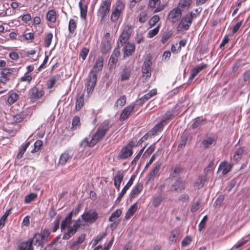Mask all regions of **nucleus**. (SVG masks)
I'll use <instances>...</instances> for the list:
<instances>
[{"label": "nucleus", "mask_w": 250, "mask_h": 250, "mask_svg": "<svg viewBox=\"0 0 250 250\" xmlns=\"http://www.w3.org/2000/svg\"><path fill=\"white\" fill-rule=\"evenodd\" d=\"M110 126L109 120H106L103 122L99 126L93 137L92 138L89 143V146H93L102 139L108 131Z\"/></svg>", "instance_id": "f257e3e1"}, {"label": "nucleus", "mask_w": 250, "mask_h": 250, "mask_svg": "<svg viewBox=\"0 0 250 250\" xmlns=\"http://www.w3.org/2000/svg\"><path fill=\"white\" fill-rule=\"evenodd\" d=\"M50 232L48 229H45L42 230L41 233H36L32 238L29 240L33 244L38 246L43 247L44 244L48 241Z\"/></svg>", "instance_id": "f03ea898"}, {"label": "nucleus", "mask_w": 250, "mask_h": 250, "mask_svg": "<svg viewBox=\"0 0 250 250\" xmlns=\"http://www.w3.org/2000/svg\"><path fill=\"white\" fill-rule=\"evenodd\" d=\"M111 7L110 0H104L102 1L98 11V15L101 18V21H104L109 14Z\"/></svg>", "instance_id": "7ed1b4c3"}, {"label": "nucleus", "mask_w": 250, "mask_h": 250, "mask_svg": "<svg viewBox=\"0 0 250 250\" xmlns=\"http://www.w3.org/2000/svg\"><path fill=\"white\" fill-rule=\"evenodd\" d=\"M44 94L42 88L34 86L28 92V97L31 103H34L41 98Z\"/></svg>", "instance_id": "20e7f679"}, {"label": "nucleus", "mask_w": 250, "mask_h": 250, "mask_svg": "<svg viewBox=\"0 0 250 250\" xmlns=\"http://www.w3.org/2000/svg\"><path fill=\"white\" fill-rule=\"evenodd\" d=\"M97 74L89 72L85 84L86 92L88 94L92 92L97 83Z\"/></svg>", "instance_id": "39448f33"}, {"label": "nucleus", "mask_w": 250, "mask_h": 250, "mask_svg": "<svg viewBox=\"0 0 250 250\" xmlns=\"http://www.w3.org/2000/svg\"><path fill=\"white\" fill-rule=\"evenodd\" d=\"M124 9V5L122 1H117L116 3L114 10L112 12L111 20L115 22L120 17L122 11Z\"/></svg>", "instance_id": "423d86ee"}, {"label": "nucleus", "mask_w": 250, "mask_h": 250, "mask_svg": "<svg viewBox=\"0 0 250 250\" xmlns=\"http://www.w3.org/2000/svg\"><path fill=\"white\" fill-rule=\"evenodd\" d=\"M131 34V28L130 26H126L122 32L117 42L118 46H122L129 39Z\"/></svg>", "instance_id": "0eeeda50"}, {"label": "nucleus", "mask_w": 250, "mask_h": 250, "mask_svg": "<svg viewBox=\"0 0 250 250\" xmlns=\"http://www.w3.org/2000/svg\"><path fill=\"white\" fill-rule=\"evenodd\" d=\"M186 181L178 180L171 186L170 190L173 192L181 193L186 189Z\"/></svg>", "instance_id": "6e6552de"}, {"label": "nucleus", "mask_w": 250, "mask_h": 250, "mask_svg": "<svg viewBox=\"0 0 250 250\" xmlns=\"http://www.w3.org/2000/svg\"><path fill=\"white\" fill-rule=\"evenodd\" d=\"M80 219H78L74 224L73 228L70 229L67 233H66L63 236V239L67 240L69 239L72 235H73L77 231V229L82 226L84 224Z\"/></svg>", "instance_id": "1a4fd4ad"}, {"label": "nucleus", "mask_w": 250, "mask_h": 250, "mask_svg": "<svg viewBox=\"0 0 250 250\" xmlns=\"http://www.w3.org/2000/svg\"><path fill=\"white\" fill-rule=\"evenodd\" d=\"M182 16V12L179 7L173 8L169 13L168 19L173 23L179 21Z\"/></svg>", "instance_id": "9d476101"}, {"label": "nucleus", "mask_w": 250, "mask_h": 250, "mask_svg": "<svg viewBox=\"0 0 250 250\" xmlns=\"http://www.w3.org/2000/svg\"><path fill=\"white\" fill-rule=\"evenodd\" d=\"M82 216L85 222L90 223H94L98 217L97 213L92 210L84 212Z\"/></svg>", "instance_id": "9b49d317"}, {"label": "nucleus", "mask_w": 250, "mask_h": 250, "mask_svg": "<svg viewBox=\"0 0 250 250\" xmlns=\"http://www.w3.org/2000/svg\"><path fill=\"white\" fill-rule=\"evenodd\" d=\"M136 105V103H132L126 107L122 112L120 115V120L121 121H124L126 120L133 110Z\"/></svg>", "instance_id": "f8f14e48"}, {"label": "nucleus", "mask_w": 250, "mask_h": 250, "mask_svg": "<svg viewBox=\"0 0 250 250\" xmlns=\"http://www.w3.org/2000/svg\"><path fill=\"white\" fill-rule=\"evenodd\" d=\"M157 94V89L156 88L150 90L148 93L145 95L143 97L136 101V104L141 105L145 102L148 100L150 98Z\"/></svg>", "instance_id": "ddd939ff"}, {"label": "nucleus", "mask_w": 250, "mask_h": 250, "mask_svg": "<svg viewBox=\"0 0 250 250\" xmlns=\"http://www.w3.org/2000/svg\"><path fill=\"white\" fill-rule=\"evenodd\" d=\"M161 163L157 162L154 165L153 168L150 172L147 178V182L154 179L155 177L159 175V171L161 167Z\"/></svg>", "instance_id": "4468645a"}, {"label": "nucleus", "mask_w": 250, "mask_h": 250, "mask_svg": "<svg viewBox=\"0 0 250 250\" xmlns=\"http://www.w3.org/2000/svg\"><path fill=\"white\" fill-rule=\"evenodd\" d=\"M135 46L134 43L128 42L124 47V57L131 55L134 52Z\"/></svg>", "instance_id": "2eb2a0df"}, {"label": "nucleus", "mask_w": 250, "mask_h": 250, "mask_svg": "<svg viewBox=\"0 0 250 250\" xmlns=\"http://www.w3.org/2000/svg\"><path fill=\"white\" fill-rule=\"evenodd\" d=\"M160 4V0H149L148 6L151 8H155L154 10V13L161 11L163 10L164 5H159Z\"/></svg>", "instance_id": "dca6fc26"}, {"label": "nucleus", "mask_w": 250, "mask_h": 250, "mask_svg": "<svg viewBox=\"0 0 250 250\" xmlns=\"http://www.w3.org/2000/svg\"><path fill=\"white\" fill-rule=\"evenodd\" d=\"M192 21L191 17L186 15L182 19L179 26L185 30H188Z\"/></svg>", "instance_id": "f3484780"}, {"label": "nucleus", "mask_w": 250, "mask_h": 250, "mask_svg": "<svg viewBox=\"0 0 250 250\" xmlns=\"http://www.w3.org/2000/svg\"><path fill=\"white\" fill-rule=\"evenodd\" d=\"M133 153V151L129 146H125L121 150L119 154V157L122 159H126L130 157Z\"/></svg>", "instance_id": "a211bd4d"}, {"label": "nucleus", "mask_w": 250, "mask_h": 250, "mask_svg": "<svg viewBox=\"0 0 250 250\" xmlns=\"http://www.w3.org/2000/svg\"><path fill=\"white\" fill-rule=\"evenodd\" d=\"M135 178V176L132 175L129 181L127 182V184L125 186V187L122 189L121 192L120 193L118 198L117 201H120L123 196L125 194L127 189L131 186L133 184V181L134 180Z\"/></svg>", "instance_id": "6ab92c4d"}, {"label": "nucleus", "mask_w": 250, "mask_h": 250, "mask_svg": "<svg viewBox=\"0 0 250 250\" xmlns=\"http://www.w3.org/2000/svg\"><path fill=\"white\" fill-rule=\"evenodd\" d=\"M103 62L104 60L103 58H99L96 60L95 65H94L92 69L90 72L94 74H97V72L102 70L103 67Z\"/></svg>", "instance_id": "aec40b11"}, {"label": "nucleus", "mask_w": 250, "mask_h": 250, "mask_svg": "<svg viewBox=\"0 0 250 250\" xmlns=\"http://www.w3.org/2000/svg\"><path fill=\"white\" fill-rule=\"evenodd\" d=\"M79 5L81 12V18L82 19L85 20L87 16V6L84 0L80 1Z\"/></svg>", "instance_id": "412c9836"}, {"label": "nucleus", "mask_w": 250, "mask_h": 250, "mask_svg": "<svg viewBox=\"0 0 250 250\" xmlns=\"http://www.w3.org/2000/svg\"><path fill=\"white\" fill-rule=\"evenodd\" d=\"M124 178V174L123 173L118 172L114 178V184L116 188L119 190L120 187L121 182Z\"/></svg>", "instance_id": "4be33fe9"}, {"label": "nucleus", "mask_w": 250, "mask_h": 250, "mask_svg": "<svg viewBox=\"0 0 250 250\" xmlns=\"http://www.w3.org/2000/svg\"><path fill=\"white\" fill-rule=\"evenodd\" d=\"M73 213V211L70 212L65 219L62 222L61 226V229L62 231L65 229V228L69 227L71 224Z\"/></svg>", "instance_id": "5701e85b"}, {"label": "nucleus", "mask_w": 250, "mask_h": 250, "mask_svg": "<svg viewBox=\"0 0 250 250\" xmlns=\"http://www.w3.org/2000/svg\"><path fill=\"white\" fill-rule=\"evenodd\" d=\"M57 14L56 11L54 9L49 10L46 15V20L52 23H54L56 21Z\"/></svg>", "instance_id": "b1692460"}, {"label": "nucleus", "mask_w": 250, "mask_h": 250, "mask_svg": "<svg viewBox=\"0 0 250 250\" xmlns=\"http://www.w3.org/2000/svg\"><path fill=\"white\" fill-rule=\"evenodd\" d=\"M231 169V166L225 162H221L219 167V170L222 171L223 175L227 174L230 171Z\"/></svg>", "instance_id": "393cba45"}, {"label": "nucleus", "mask_w": 250, "mask_h": 250, "mask_svg": "<svg viewBox=\"0 0 250 250\" xmlns=\"http://www.w3.org/2000/svg\"><path fill=\"white\" fill-rule=\"evenodd\" d=\"M143 188V184L138 183L134 187L131 192V197L134 198L142 191Z\"/></svg>", "instance_id": "a878e982"}, {"label": "nucleus", "mask_w": 250, "mask_h": 250, "mask_svg": "<svg viewBox=\"0 0 250 250\" xmlns=\"http://www.w3.org/2000/svg\"><path fill=\"white\" fill-rule=\"evenodd\" d=\"M84 104V95L81 94L78 95L76 101V109L77 111L80 110L83 106Z\"/></svg>", "instance_id": "bb28decb"}, {"label": "nucleus", "mask_w": 250, "mask_h": 250, "mask_svg": "<svg viewBox=\"0 0 250 250\" xmlns=\"http://www.w3.org/2000/svg\"><path fill=\"white\" fill-rule=\"evenodd\" d=\"M244 151V149L243 147H239L237 149L233 156V159L236 162H239L242 158Z\"/></svg>", "instance_id": "cd10ccee"}, {"label": "nucleus", "mask_w": 250, "mask_h": 250, "mask_svg": "<svg viewBox=\"0 0 250 250\" xmlns=\"http://www.w3.org/2000/svg\"><path fill=\"white\" fill-rule=\"evenodd\" d=\"M131 70L128 67H125L121 72V81L128 80L130 78Z\"/></svg>", "instance_id": "c85d7f7f"}, {"label": "nucleus", "mask_w": 250, "mask_h": 250, "mask_svg": "<svg viewBox=\"0 0 250 250\" xmlns=\"http://www.w3.org/2000/svg\"><path fill=\"white\" fill-rule=\"evenodd\" d=\"M32 245L29 240L26 242H22L19 246L20 250H34Z\"/></svg>", "instance_id": "c756f323"}, {"label": "nucleus", "mask_w": 250, "mask_h": 250, "mask_svg": "<svg viewBox=\"0 0 250 250\" xmlns=\"http://www.w3.org/2000/svg\"><path fill=\"white\" fill-rule=\"evenodd\" d=\"M70 158H71V156L69 155L68 152L65 151L61 155L58 164L63 165L67 162L68 160Z\"/></svg>", "instance_id": "7c9ffc66"}, {"label": "nucleus", "mask_w": 250, "mask_h": 250, "mask_svg": "<svg viewBox=\"0 0 250 250\" xmlns=\"http://www.w3.org/2000/svg\"><path fill=\"white\" fill-rule=\"evenodd\" d=\"M207 178L206 175L199 176L195 182V186L198 189L202 188Z\"/></svg>", "instance_id": "2f4dec72"}, {"label": "nucleus", "mask_w": 250, "mask_h": 250, "mask_svg": "<svg viewBox=\"0 0 250 250\" xmlns=\"http://www.w3.org/2000/svg\"><path fill=\"white\" fill-rule=\"evenodd\" d=\"M30 144V142H27L25 144L22 145L21 147L20 148V151L18 153L17 155V159H21L26 151L27 147L29 146Z\"/></svg>", "instance_id": "473e14b6"}, {"label": "nucleus", "mask_w": 250, "mask_h": 250, "mask_svg": "<svg viewBox=\"0 0 250 250\" xmlns=\"http://www.w3.org/2000/svg\"><path fill=\"white\" fill-rule=\"evenodd\" d=\"M60 78V76L59 75H56L53 77L51 78L47 83V86L48 88L51 89L52 88L55 84L56 83L57 81H58Z\"/></svg>", "instance_id": "72a5a7b5"}, {"label": "nucleus", "mask_w": 250, "mask_h": 250, "mask_svg": "<svg viewBox=\"0 0 250 250\" xmlns=\"http://www.w3.org/2000/svg\"><path fill=\"white\" fill-rule=\"evenodd\" d=\"M215 143V140L213 138L208 137L202 141V145L204 148L207 149L210 146Z\"/></svg>", "instance_id": "f704fd0d"}, {"label": "nucleus", "mask_w": 250, "mask_h": 250, "mask_svg": "<svg viewBox=\"0 0 250 250\" xmlns=\"http://www.w3.org/2000/svg\"><path fill=\"white\" fill-rule=\"evenodd\" d=\"M137 209V206L136 203L133 204L127 211L125 217L126 219L129 218L136 211Z\"/></svg>", "instance_id": "c9c22d12"}, {"label": "nucleus", "mask_w": 250, "mask_h": 250, "mask_svg": "<svg viewBox=\"0 0 250 250\" xmlns=\"http://www.w3.org/2000/svg\"><path fill=\"white\" fill-rule=\"evenodd\" d=\"M179 231L178 230H173L171 232V235L169 237V240L172 243H175L178 239L179 236Z\"/></svg>", "instance_id": "e433bc0d"}, {"label": "nucleus", "mask_w": 250, "mask_h": 250, "mask_svg": "<svg viewBox=\"0 0 250 250\" xmlns=\"http://www.w3.org/2000/svg\"><path fill=\"white\" fill-rule=\"evenodd\" d=\"M183 169L182 167H176L170 173V176L176 178L180 177V174L183 172Z\"/></svg>", "instance_id": "4c0bfd02"}, {"label": "nucleus", "mask_w": 250, "mask_h": 250, "mask_svg": "<svg viewBox=\"0 0 250 250\" xmlns=\"http://www.w3.org/2000/svg\"><path fill=\"white\" fill-rule=\"evenodd\" d=\"M19 96L16 93H11L8 98L7 102L11 105L15 103L19 99Z\"/></svg>", "instance_id": "58836bf2"}, {"label": "nucleus", "mask_w": 250, "mask_h": 250, "mask_svg": "<svg viewBox=\"0 0 250 250\" xmlns=\"http://www.w3.org/2000/svg\"><path fill=\"white\" fill-rule=\"evenodd\" d=\"M26 117V114L24 113H19L13 117V121L15 123H19L21 122Z\"/></svg>", "instance_id": "ea45409f"}, {"label": "nucleus", "mask_w": 250, "mask_h": 250, "mask_svg": "<svg viewBox=\"0 0 250 250\" xmlns=\"http://www.w3.org/2000/svg\"><path fill=\"white\" fill-rule=\"evenodd\" d=\"M166 125L165 124L164 121H162L158 123L153 128V131L155 133H157L158 132H161L164 126Z\"/></svg>", "instance_id": "a19ab883"}, {"label": "nucleus", "mask_w": 250, "mask_h": 250, "mask_svg": "<svg viewBox=\"0 0 250 250\" xmlns=\"http://www.w3.org/2000/svg\"><path fill=\"white\" fill-rule=\"evenodd\" d=\"M126 103V96L125 95L121 96L116 101L115 106L118 107L119 106L122 107Z\"/></svg>", "instance_id": "79ce46f5"}, {"label": "nucleus", "mask_w": 250, "mask_h": 250, "mask_svg": "<svg viewBox=\"0 0 250 250\" xmlns=\"http://www.w3.org/2000/svg\"><path fill=\"white\" fill-rule=\"evenodd\" d=\"M121 213L122 210L121 209H117L111 214L109 218V221L110 222H114L117 218L121 215Z\"/></svg>", "instance_id": "37998d69"}, {"label": "nucleus", "mask_w": 250, "mask_h": 250, "mask_svg": "<svg viewBox=\"0 0 250 250\" xmlns=\"http://www.w3.org/2000/svg\"><path fill=\"white\" fill-rule=\"evenodd\" d=\"M111 48L110 43L108 41L104 42L102 43L101 47V51L103 53L105 54Z\"/></svg>", "instance_id": "c03bdc74"}, {"label": "nucleus", "mask_w": 250, "mask_h": 250, "mask_svg": "<svg viewBox=\"0 0 250 250\" xmlns=\"http://www.w3.org/2000/svg\"><path fill=\"white\" fill-rule=\"evenodd\" d=\"M77 28V24L73 19H71L69 21V25H68V30L70 33H73L75 32Z\"/></svg>", "instance_id": "a18cd8bd"}, {"label": "nucleus", "mask_w": 250, "mask_h": 250, "mask_svg": "<svg viewBox=\"0 0 250 250\" xmlns=\"http://www.w3.org/2000/svg\"><path fill=\"white\" fill-rule=\"evenodd\" d=\"M191 0H180L179 3V7L188 8L190 5Z\"/></svg>", "instance_id": "49530a36"}, {"label": "nucleus", "mask_w": 250, "mask_h": 250, "mask_svg": "<svg viewBox=\"0 0 250 250\" xmlns=\"http://www.w3.org/2000/svg\"><path fill=\"white\" fill-rule=\"evenodd\" d=\"M2 70L4 71V75H7L8 77L10 75L15 76L18 74L14 68H4Z\"/></svg>", "instance_id": "de8ad7c7"}, {"label": "nucleus", "mask_w": 250, "mask_h": 250, "mask_svg": "<svg viewBox=\"0 0 250 250\" xmlns=\"http://www.w3.org/2000/svg\"><path fill=\"white\" fill-rule=\"evenodd\" d=\"M52 38L53 34L52 33H49L47 34L44 41V46L46 47H48L51 44Z\"/></svg>", "instance_id": "09e8293b"}, {"label": "nucleus", "mask_w": 250, "mask_h": 250, "mask_svg": "<svg viewBox=\"0 0 250 250\" xmlns=\"http://www.w3.org/2000/svg\"><path fill=\"white\" fill-rule=\"evenodd\" d=\"M203 123L204 120L203 119L197 118L193 122L191 127L193 129H196L199 126L203 125Z\"/></svg>", "instance_id": "8fccbe9b"}, {"label": "nucleus", "mask_w": 250, "mask_h": 250, "mask_svg": "<svg viewBox=\"0 0 250 250\" xmlns=\"http://www.w3.org/2000/svg\"><path fill=\"white\" fill-rule=\"evenodd\" d=\"M147 19V14L146 11H142L139 14V21L141 23H144Z\"/></svg>", "instance_id": "3c124183"}, {"label": "nucleus", "mask_w": 250, "mask_h": 250, "mask_svg": "<svg viewBox=\"0 0 250 250\" xmlns=\"http://www.w3.org/2000/svg\"><path fill=\"white\" fill-rule=\"evenodd\" d=\"M160 25H158L156 28L150 30L148 33V37L151 38L157 35L159 32Z\"/></svg>", "instance_id": "603ef678"}, {"label": "nucleus", "mask_w": 250, "mask_h": 250, "mask_svg": "<svg viewBox=\"0 0 250 250\" xmlns=\"http://www.w3.org/2000/svg\"><path fill=\"white\" fill-rule=\"evenodd\" d=\"M0 82L3 83H6L10 80V78L6 75H4V71L2 70L0 72Z\"/></svg>", "instance_id": "864d4df0"}, {"label": "nucleus", "mask_w": 250, "mask_h": 250, "mask_svg": "<svg viewBox=\"0 0 250 250\" xmlns=\"http://www.w3.org/2000/svg\"><path fill=\"white\" fill-rule=\"evenodd\" d=\"M163 200L164 198L162 196H158L154 198L152 202V204L155 207H158L160 205Z\"/></svg>", "instance_id": "5fc2aeb1"}, {"label": "nucleus", "mask_w": 250, "mask_h": 250, "mask_svg": "<svg viewBox=\"0 0 250 250\" xmlns=\"http://www.w3.org/2000/svg\"><path fill=\"white\" fill-rule=\"evenodd\" d=\"M160 20L158 15L153 16L149 21V24L151 27L153 26Z\"/></svg>", "instance_id": "6e6d98bb"}, {"label": "nucleus", "mask_w": 250, "mask_h": 250, "mask_svg": "<svg viewBox=\"0 0 250 250\" xmlns=\"http://www.w3.org/2000/svg\"><path fill=\"white\" fill-rule=\"evenodd\" d=\"M152 62L150 59H146L144 62L142 70L151 69Z\"/></svg>", "instance_id": "4d7b16f0"}, {"label": "nucleus", "mask_w": 250, "mask_h": 250, "mask_svg": "<svg viewBox=\"0 0 250 250\" xmlns=\"http://www.w3.org/2000/svg\"><path fill=\"white\" fill-rule=\"evenodd\" d=\"M37 197V195L35 193H31L28 195H27L25 197V202L26 203H29L31 202L32 201L34 200Z\"/></svg>", "instance_id": "13d9d810"}, {"label": "nucleus", "mask_w": 250, "mask_h": 250, "mask_svg": "<svg viewBox=\"0 0 250 250\" xmlns=\"http://www.w3.org/2000/svg\"><path fill=\"white\" fill-rule=\"evenodd\" d=\"M155 148V144L151 145L145 152L144 154V156H146V157L150 155L154 150Z\"/></svg>", "instance_id": "bf43d9fd"}, {"label": "nucleus", "mask_w": 250, "mask_h": 250, "mask_svg": "<svg viewBox=\"0 0 250 250\" xmlns=\"http://www.w3.org/2000/svg\"><path fill=\"white\" fill-rule=\"evenodd\" d=\"M171 35L172 33L171 32L165 33L162 36V42L163 43H165L168 40V39L171 37Z\"/></svg>", "instance_id": "052dcab7"}, {"label": "nucleus", "mask_w": 250, "mask_h": 250, "mask_svg": "<svg viewBox=\"0 0 250 250\" xmlns=\"http://www.w3.org/2000/svg\"><path fill=\"white\" fill-rule=\"evenodd\" d=\"M143 77L146 80L148 78L150 77L151 75V69L142 70Z\"/></svg>", "instance_id": "680f3d73"}, {"label": "nucleus", "mask_w": 250, "mask_h": 250, "mask_svg": "<svg viewBox=\"0 0 250 250\" xmlns=\"http://www.w3.org/2000/svg\"><path fill=\"white\" fill-rule=\"evenodd\" d=\"M188 137L186 135H185L182 137V140L178 145V148L179 149L182 148L186 146L187 140H188Z\"/></svg>", "instance_id": "e2e57ef3"}, {"label": "nucleus", "mask_w": 250, "mask_h": 250, "mask_svg": "<svg viewBox=\"0 0 250 250\" xmlns=\"http://www.w3.org/2000/svg\"><path fill=\"white\" fill-rule=\"evenodd\" d=\"M178 199L182 202H187L189 201V196L188 194H182L179 197Z\"/></svg>", "instance_id": "0e129e2a"}, {"label": "nucleus", "mask_w": 250, "mask_h": 250, "mask_svg": "<svg viewBox=\"0 0 250 250\" xmlns=\"http://www.w3.org/2000/svg\"><path fill=\"white\" fill-rule=\"evenodd\" d=\"M191 242V238L190 236H188L185 237L182 242V246L186 247L188 246Z\"/></svg>", "instance_id": "69168bd1"}, {"label": "nucleus", "mask_w": 250, "mask_h": 250, "mask_svg": "<svg viewBox=\"0 0 250 250\" xmlns=\"http://www.w3.org/2000/svg\"><path fill=\"white\" fill-rule=\"evenodd\" d=\"M89 50L86 48H83L81 52L80 55L83 60H84L88 53Z\"/></svg>", "instance_id": "338daca9"}, {"label": "nucleus", "mask_w": 250, "mask_h": 250, "mask_svg": "<svg viewBox=\"0 0 250 250\" xmlns=\"http://www.w3.org/2000/svg\"><path fill=\"white\" fill-rule=\"evenodd\" d=\"M72 124L73 127L80 125V119L78 116H76L74 117Z\"/></svg>", "instance_id": "774afa93"}]
</instances>
